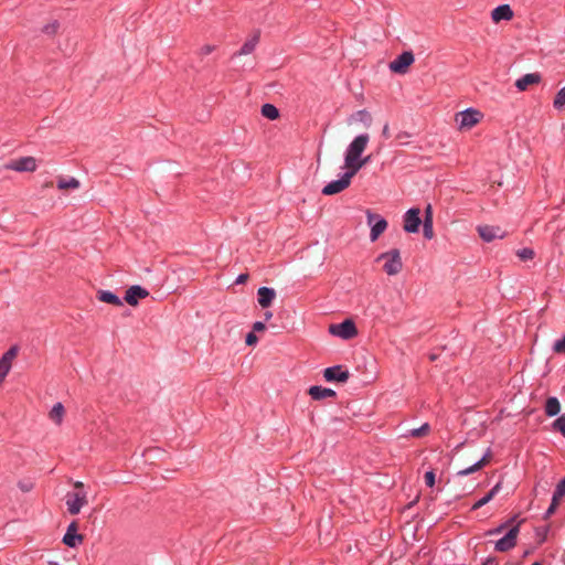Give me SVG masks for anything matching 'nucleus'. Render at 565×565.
Segmentation results:
<instances>
[{
    "label": "nucleus",
    "instance_id": "nucleus-1",
    "mask_svg": "<svg viewBox=\"0 0 565 565\" xmlns=\"http://www.w3.org/2000/svg\"><path fill=\"white\" fill-rule=\"evenodd\" d=\"M370 137L367 134L356 136L344 152V168L355 162L366 149Z\"/></svg>",
    "mask_w": 565,
    "mask_h": 565
},
{
    "label": "nucleus",
    "instance_id": "nucleus-2",
    "mask_svg": "<svg viewBox=\"0 0 565 565\" xmlns=\"http://www.w3.org/2000/svg\"><path fill=\"white\" fill-rule=\"evenodd\" d=\"M376 260L383 262V270L388 276L397 275L403 268L401 253L396 248L382 253Z\"/></svg>",
    "mask_w": 565,
    "mask_h": 565
},
{
    "label": "nucleus",
    "instance_id": "nucleus-3",
    "mask_svg": "<svg viewBox=\"0 0 565 565\" xmlns=\"http://www.w3.org/2000/svg\"><path fill=\"white\" fill-rule=\"evenodd\" d=\"M483 118V114L473 107H469L456 114L455 120L460 130H469L478 125Z\"/></svg>",
    "mask_w": 565,
    "mask_h": 565
},
{
    "label": "nucleus",
    "instance_id": "nucleus-4",
    "mask_svg": "<svg viewBox=\"0 0 565 565\" xmlns=\"http://www.w3.org/2000/svg\"><path fill=\"white\" fill-rule=\"evenodd\" d=\"M365 215L367 225L371 227L370 241L374 243L386 231L388 223L383 216L373 213L371 210H367Z\"/></svg>",
    "mask_w": 565,
    "mask_h": 565
},
{
    "label": "nucleus",
    "instance_id": "nucleus-5",
    "mask_svg": "<svg viewBox=\"0 0 565 565\" xmlns=\"http://www.w3.org/2000/svg\"><path fill=\"white\" fill-rule=\"evenodd\" d=\"M329 332L343 340H350L358 334V329L353 320L345 319L341 323L330 324Z\"/></svg>",
    "mask_w": 565,
    "mask_h": 565
},
{
    "label": "nucleus",
    "instance_id": "nucleus-6",
    "mask_svg": "<svg viewBox=\"0 0 565 565\" xmlns=\"http://www.w3.org/2000/svg\"><path fill=\"white\" fill-rule=\"evenodd\" d=\"M352 178V173L347 169V171L338 180H333L322 188V194L334 195L344 191L350 186Z\"/></svg>",
    "mask_w": 565,
    "mask_h": 565
},
{
    "label": "nucleus",
    "instance_id": "nucleus-7",
    "mask_svg": "<svg viewBox=\"0 0 565 565\" xmlns=\"http://www.w3.org/2000/svg\"><path fill=\"white\" fill-rule=\"evenodd\" d=\"M414 61L415 56L413 52L405 51L388 64V68L392 73L404 75L408 72V68Z\"/></svg>",
    "mask_w": 565,
    "mask_h": 565
},
{
    "label": "nucleus",
    "instance_id": "nucleus-8",
    "mask_svg": "<svg viewBox=\"0 0 565 565\" xmlns=\"http://www.w3.org/2000/svg\"><path fill=\"white\" fill-rule=\"evenodd\" d=\"M87 493L84 490L70 492L66 494V507L67 511L72 515H76L81 512L82 508L87 504Z\"/></svg>",
    "mask_w": 565,
    "mask_h": 565
},
{
    "label": "nucleus",
    "instance_id": "nucleus-9",
    "mask_svg": "<svg viewBox=\"0 0 565 565\" xmlns=\"http://www.w3.org/2000/svg\"><path fill=\"white\" fill-rule=\"evenodd\" d=\"M420 224V210L418 207H412L403 215V230L406 233H417Z\"/></svg>",
    "mask_w": 565,
    "mask_h": 565
},
{
    "label": "nucleus",
    "instance_id": "nucleus-10",
    "mask_svg": "<svg viewBox=\"0 0 565 565\" xmlns=\"http://www.w3.org/2000/svg\"><path fill=\"white\" fill-rule=\"evenodd\" d=\"M36 168L38 163L34 157H21L6 164L7 170L17 172H33Z\"/></svg>",
    "mask_w": 565,
    "mask_h": 565
},
{
    "label": "nucleus",
    "instance_id": "nucleus-11",
    "mask_svg": "<svg viewBox=\"0 0 565 565\" xmlns=\"http://www.w3.org/2000/svg\"><path fill=\"white\" fill-rule=\"evenodd\" d=\"M520 532L519 525L512 526L508 533L498 540L494 544V548L498 552H507L513 548L516 544V537Z\"/></svg>",
    "mask_w": 565,
    "mask_h": 565
},
{
    "label": "nucleus",
    "instance_id": "nucleus-12",
    "mask_svg": "<svg viewBox=\"0 0 565 565\" xmlns=\"http://www.w3.org/2000/svg\"><path fill=\"white\" fill-rule=\"evenodd\" d=\"M18 354V348L12 347L3 355L0 358V385L3 383L4 379L9 374L12 362Z\"/></svg>",
    "mask_w": 565,
    "mask_h": 565
},
{
    "label": "nucleus",
    "instance_id": "nucleus-13",
    "mask_svg": "<svg viewBox=\"0 0 565 565\" xmlns=\"http://www.w3.org/2000/svg\"><path fill=\"white\" fill-rule=\"evenodd\" d=\"M349 375V371L342 365L330 366L323 371V377L327 382L344 383L348 381Z\"/></svg>",
    "mask_w": 565,
    "mask_h": 565
},
{
    "label": "nucleus",
    "instance_id": "nucleus-14",
    "mask_svg": "<svg viewBox=\"0 0 565 565\" xmlns=\"http://www.w3.org/2000/svg\"><path fill=\"white\" fill-rule=\"evenodd\" d=\"M77 522L73 521L68 524L66 533L63 536V543L68 547H77L83 543V535L77 533Z\"/></svg>",
    "mask_w": 565,
    "mask_h": 565
},
{
    "label": "nucleus",
    "instance_id": "nucleus-15",
    "mask_svg": "<svg viewBox=\"0 0 565 565\" xmlns=\"http://www.w3.org/2000/svg\"><path fill=\"white\" fill-rule=\"evenodd\" d=\"M148 296L149 291L146 288L134 285L126 290L124 299L128 305L137 306L140 299H145Z\"/></svg>",
    "mask_w": 565,
    "mask_h": 565
},
{
    "label": "nucleus",
    "instance_id": "nucleus-16",
    "mask_svg": "<svg viewBox=\"0 0 565 565\" xmlns=\"http://www.w3.org/2000/svg\"><path fill=\"white\" fill-rule=\"evenodd\" d=\"M564 495H565V478L562 479L557 483V486L554 490V493L552 497V502H551L548 509L545 511L544 516H543L545 520H547L548 518H551L552 514H554V512L557 509L558 502L562 500V498Z\"/></svg>",
    "mask_w": 565,
    "mask_h": 565
},
{
    "label": "nucleus",
    "instance_id": "nucleus-17",
    "mask_svg": "<svg viewBox=\"0 0 565 565\" xmlns=\"http://www.w3.org/2000/svg\"><path fill=\"white\" fill-rule=\"evenodd\" d=\"M477 230L480 237L487 243H490L497 238H502L504 236L501 228L497 226L481 225L478 226Z\"/></svg>",
    "mask_w": 565,
    "mask_h": 565
},
{
    "label": "nucleus",
    "instance_id": "nucleus-18",
    "mask_svg": "<svg viewBox=\"0 0 565 565\" xmlns=\"http://www.w3.org/2000/svg\"><path fill=\"white\" fill-rule=\"evenodd\" d=\"M513 10L509 4H500L491 11V19L494 23L510 21L513 19Z\"/></svg>",
    "mask_w": 565,
    "mask_h": 565
},
{
    "label": "nucleus",
    "instance_id": "nucleus-19",
    "mask_svg": "<svg viewBox=\"0 0 565 565\" xmlns=\"http://www.w3.org/2000/svg\"><path fill=\"white\" fill-rule=\"evenodd\" d=\"M276 297V291L269 287H260L257 290V301L262 308H268Z\"/></svg>",
    "mask_w": 565,
    "mask_h": 565
},
{
    "label": "nucleus",
    "instance_id": "nucleus-20",
    "mask_svg": "<svg viewBox=\"0 0 565 565\" xmlns=\"http://www.w3.org/2000/svg\"><path fill=\"white\" fill-rule=\"evenodd\" d=\"M540 82L541 75L539 73H529L516 79L515 87L520 92H524L530 85L539 84Z\"/></svg>",
    "mask_w": 565,
    "mask_h": 565
},
{
    "label": "nucleus",
    "instance_id": "nucleus-21",
    "mask_svg": "<svg viewBox=\"0 0 565 565\" xmlns=\"http://www.w3.org/2000/svg\"><path fill=\"white\" fill-rule=\"evenodd\" d=\"M423 223V232L424 236L427 239H431L434 237V226H433V209L431 205L428 204L425 209V216L422 221Z\"/></svg>",
    "mask_w": 565,
    "mask_h": 565
},
{
    "label": "nucleus",
    "instance_id": "nucleus-22",
    "mask_svg": "<svg viewBox=\"0 0 565 565\" xmlns=\"http://www.w3.org/2000/svg\"><path fill=\"white\" fill-rule=\"evenodd\" d=\"M308 393L316 401L335 396V391L319 385L311 386Z\"/></svg>",
    "mask_w": 565,
    "mask_h": 565
},
{
    "label": "nucleus",
    "instance_id": "nucleus-23",
    "mask_svg": "<svg viewBox=\"0 0 565 565\" xmlns=\"http://www.w3.org/2000/svg\"><path fill=\"white\" fill-rule=\"evenodd\" d=\"M65 416V408L62 403H55L49 413V418L57 426L62 425Z\"/></svg>",
    "mask_w": 565,
    "mask_h": 565
},
{
    "label": "nucleus",
    "instance_id": "nucleus-24",
    "mask_svg": "<svg viewBox=\"0 0 565 565\" xmlns=\"http://www.w3.org/2000/svg\"><path fill=\"white\" fill-rule=\"evenodd\" d=\"M490 455H491V451H490V449H488L487 452L483 455V457L480 460L475 462L472 466L458 471V476L463 477V476H468L470 473L478 471L488 462Z\"/></svg>",
    "mask_w": 565,
    "mask_h": 565
},
{
    "label": "nucleus",
    "instance_id": "nucleus-25",
    "mask_svg": "<svg viewBox=\"0 0 565 565\" xmlns=\"http://www.w3.org/2000/svg\"><path fill=\"white\" fill-rule=\"evenodd\" d=\"M501 490V482H498L486 495L473 503L472 510H478L489 503Z\"/></svg>",
    "mask_w": 565,
    "mask_h": 565
},
{
    "label": "nucleus",
    "instance_id": "nucleus-26",
    "mask_svg": "<svg viewBox=\"0 0 565 565\" xmlns=\"http://www.w3.org/2000/svg\"><path fill=\"white\" fill-rule=\"evenodd\" d=\"M259 35L254 34L249 39H247L242 45L241 50L235 55H248L253 53L258 44Z\"/></svg>",
    "mask_w": 565,
    "mask_h": 565
},
{
    "label": "nucleus",
    "instance_id": "nucleus-27",
    "mask_svg": "<svg viewBox=\"0 0 565 565\" xmlns=\"http://www.w3.org/2000/svg\"><path fill=\"white\" fill-rule=\"evenodd\" d=\"M97 298L102 302L110 303L114 306H122V300L109 290H100L98 291Z\"/></svg>",
    "mask_w": 565,
    "mask_h": 565
},
{
    "label": "nucleus",
    "instance_id": "nucleus-28",
    "mask_svg": "<svg viewBox=\"0 0 565 565\" xmlns=\"http://www.w3.org/2000/svg\"><path fill=\"white\" fill-rule=\"evenodd\" d=\"M79 185V181L74 177H60L57 179V188L60 190H76Z\"/></svg>",
    "mask_w": 565,
    "mask_h": 565
},
{
    "label": "nucleus",
    "instance_id": "nucleus-29",
    "mask_svg": "<svg viewBox=\"0 0 565 565\" xmlns=\"http://www.w3.org/2000/svg\"><path fill=\"white\" fill-rule=\"evenodd\" d=\"M545 414L548 417H553L561 412V404L557 397L551 396L545 402Z\"/></svg>",
    "mask_w": 565,
    "mask_h": 565
},
{
    "label": "nucleus",
    "instance_id": "nucleus-30",
    "mask_svg": "<svg viewBox=\"0 0 565 565\" xmlns=\"http://www.w3.org/2000/svg\"><path fill=\"white\" fill-rule=\"evenodd\" d=\"M262 115L267 119L275 120L279 117V110L273 104H264L262 106Z\"/></svg>",
    "mask_w": 565,
    "mask_h": 565
},
{
    "label": "nucleus",
    "instance_id": "nucleus-31",
    "mask_svg": "<svg viewBox=\"0 0 565 565\" xmlns=\"http://www.w3.org/2000/svg\"><path fill=\"white\" fill-rule=\"evenodd\" d=\"M553 107L561 111L565 108V86L562 87L555 95L553 100Z\"/></svg>",
    "mask_w": 565,
    "mask_h": 565
},
{
    "label": "nucleus",
    "instance_id": "nucleus-32",
    "mask_svg": "<svg viewBox=\"0 0 565 565\" xmlns=\"http://www.w3.org/2000/svg\"><path fill=\"white\" fill-rule=\"evenodd\" d=\"M369 161L370 157H365L363 159L360 157L355 160V162H352V164L348 166L345 169H348L354 177Z\"/></svg>",
    "mask_w": 565,
    "mask_h": 565
},
{
    "label": "nucleus",
    "instance_id": "nucleus-33",
    "mask_svg": "<svg viewBox=\"0 0 565 565\" xmlns=\"http://www.w3.org/2000/svg\"><path fill=\"white\" fill-rule=\"evenodd\" d=\"M430 430V426L428 423H425L423 424L420 427L418 428H414V429H411L408 433H407V437H413V438H418V437H422V436H425L429 433Z\"/></svg>",
    "mask_w": 565,
    "mask_h": 565
},
{
    "label": "nucleus",
    "instance_id": "nucleus-34",
    "mask_svg": "<svg viewBox=\"0 0 565 565\" xmlns=\"http://www.w3.org/2000/svg\"><path fill=\"white\" fill-rule=\"evenodd\" d=\"M552 428L553 430L561 433L565 438V413L553 422Z\"/></svg>",
    "mask_w": 565,
    "mask_h": 565
},
{
    "label": "nucleus",
    "instance_id": "nucleus-35",
    "mask_svg": "<svg viewBox=\"0 0 565 565\" xmlns=\"http://www.w3.org/2000/svg\"><path fill=\"white\" fill-rule=\"evenodd\" d=\"M516 255L521 260H531L534 257V250L532 248L524 247L519 249Z\"/></svg>",
    "mask_w": 565,
    "mask_h": 565
},
{
    "label": "nucleus",
    "instance_id": "nucleus-36",
    "mask_svg": "<svg viewBox=\"0 0 565 565\" xmlns=\"http://www.w3.org/2000/svg\"><path fill=\"white\" fill-rule=\"evenodd\" d=\"M216 50V45L214 44H203L200 49H199V55L201 57H204V56H207L210 55L211 53H213L214 51Z\"/></svg>",
    "mask_w": 565,
    "mask_h": 565
},
{
    "label": "nucleus",
    "instance_id": "nucleus-37",
    "mask_svg": "<svg viewBox=\"0 0 565 565\" xmlns=\"http://www.w3.org/2000/svg\"><path fill=\"white\" fill-rule=\"evenodd\" d=\"M553 351L555 353H565V335L557 339L553 344Z\"/></svg>",
    "mask_w": 565,
    "mask_h": 565
},
{
    "label": "nucleus",
    "instance_id": "nucleus-38",
    "mask_svg": "<svg viewBox=\"0 0 565 565\" xmlns=\"http://www.w3.org/2000/svg\"><path fill=\"white\" fill-rule=\"evenodd\" d=\"M424 478L426 486L433 488L435 484V472L433 470L426 471Z\"/></svg>",
    "mask_w": 565,
    "mask_h": 565
},
{
    "label": "nucleus",
    "instance_id": "nucleus-39",
    "mask_svg": "<svg viewBox=\"0 0 565 565\" xmlns=\"http://www.w3.org/2000/svg\"><path fill=\"white\" fill-rule=\"evenodd\" d=\"M245 342L249 347L256 345L257 342H258V338H257V335L254 332H249L246 335Z\"/></svg>",
    "mask_w": 565,
    "mask_h": 565
},
{
    "label": "nucleus",
    "instance_id": "nucleus-40",
    "mask_svg": "<svg viewBox=\"0 0 565 565\" xmlns=\"http://www.w3.org/2000/svg\"><path fill=\"white\" fill-rule=\"evenodd\" d=\"M266 329V326L262 321H256L253 323V331L252 332H262Z\"/></svg>",
    "mask_w": 565,
    "mask_h": 565
},
{
    "label": "nucleus",
    "instance_id": "nucleus-41",
    "mask_svg": "<svg viewBox=\"0 0 565 565\" xmlns=\"http://www.w3.org/2000/svg\"><path fill=\"white\" fill-rule=\"evenodd\" d=\"M358 116L363 121H370L371 120V116H370L369 111L365 110V109L359 110L358 111Z\"/></svg>",
    "mask_w": 565,
    "mask_h": 565
},
{
    "label": "nucleus",
    "instance_id": "nucleus-42",
    "mask_svg": "<svg viewBox=\"0 0 565 565\" xmlns=\"http://www.w3.org/2000/svg\"><path fill=\"white\" fill-rule=\"evenodd\" d=\"M505 527V524H501L499 525L498 527L493 529V530H490L488 532L489 535H493V534H499L503 531V529Z\"/></svg>",
    "mask_w": 565,
    "mask_h": 565
},
{
    "label": "nucleus",
    "instance_id": "nucleus-43",
    "mask_svg": "<svg viewBox=\"0 0 565 565\" xmlns=\"http://www.w3.org/2000/svg\"><path fill=\"white\" fill-rule=\"evenodd\" d=\"M248 278L247 274H241L236 278V284H244Z\"/></svg>",
    "mask_w": 565,
    "mask_h": 565
},
{
    "label": "nucleus",
    "instance_id": "nucleus-44",
    "mask_svg": "<svg viewBox=\"0 0 565 565\" xmlns=\"http://www.w3.org/2000/svg\"><path fill=\"white\" fill-rule=\"evenodd\" d=\"M382 135L384 138H388L390 137V128H388V125H384L383 127V130H382Z\"/></svg>",
    "mask_w": 565,
    "mask_h": 565
},
{
    "label": "nucleus",
    "instance_id": "nucleus-45",
    "mask_svg": "<svg viewBox=\"0 0 565 565\" xmlns=\"http://www.w3.org/2000/svg\"><path fill=\"white\" fill-rule=\"evenodd\" d=\"M74 488H75V489H77V491H79V490H83L84 484H83V482H81V481H76V482L74 483Z\"/></svg>",
    "mask_w": 565,
    "mask_h": 565
},
{
    "label": "nucleus",
    "instance_id": "nucleus-46",
    "mask_svg": "<svg viewBox=\"0 0 565 565\" xmlns=\"http://www.w3.org/2000/svg\"><path fill=\"white\" fill-rule=\"evenodd\" d=\"M264 316H265V319H266V320H269V319H271V318H273V312H271V311H266V312L264 313Z\"/></svg>",
    "mask_w": 565,
    "mask_h": 565
},
{
    "label": "nucleus",
    "instance_id": "nucleus-47",
    "mask_svg": "<svg viewBox=\"0 0 565 565\" xmlns=\"http://www.w3.org/2000/svg\"><path fill=\"white\" fill-rule=\"evenodd\" d=\"M22 489H23L24 491H28V490H29V488H26V486H23V487H22Z\"/></svg>",
    "mask_w": 565,
    "mask_h": 565
},
{
    "label": "nucleus",
    "instance_id": "nucleus-48",
    "mask_svg": "<svg viewBox=\"0 0 565 565\" xmlns=\"http://www.w3.org/2000/svg\"><path fill=\"white\" fill-rule=\"evenodd\" d=\"M22 489H23L24 491H28V490H29V488H26V486H23V487H22Z\"/></svg>",
    "mask_w": 565,
    "mask_h": 565
},
{
    "label": "nucleus",
    "instance_id": "nucleus-49",
    "mask_svg": "<svg viewBox=\"0 0 565 565\" xmlns=\"http://www.w3.org/2000/svg\"><path fill=\"white\" fill-rule=\"evenodd\" d=\"M532 565H541L540 562H534Z\"/></svg>",
    "mask_w": 565,
    "mask_h": 565
},
{
    "label": "nucleus",
    "instance_id": "nucleus-50",
    "mask_svg": "<svg viewBox=\"0 0 565 565\" xmlns=\"http://www.w3.org/2000/svg\"><path fill=\"white\" fill-rule=\"evenodd\" d=\"M54 565H57V564H54Z\"/></svg>",
    "mask_w": 565,
    "mask_h": 565
}]
</instances>
